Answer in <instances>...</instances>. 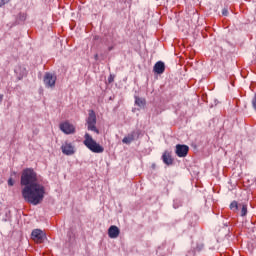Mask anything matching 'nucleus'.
<instances>
[{"label":"nucleus","instance_id":"obj_1","mask_svg":"<svg viewBox=\"0 0 256 256\" xmlns=\"http://www.w3.org/2000/svg\"><path fill=\"white\" fill-rule=\"evenodd\" d=\"M22 197L30 205H41L45 199V186L40 184L39 176L33 168H26L22 171L20 178Z\"/></svg>","mask_w":256,"mask_h":256},{"label":"nucleus","instance_id":"obj_2","mask_svg":"<svg viewBox=\"0 0 256 256\" xmlns=\"http://www.w3.org/2000/svg\"><path fill=\"white\" fill-rule=\"evenodd\" d=\"M84 145L87 149H90L92 153H103V151H105V148L98 144L89 133L84 135Z\"/></svg>","mask_w":256,"mask_h":256},{"label":"nucleus","instance_id":"obj_3","mask_svg":"<svg viewBox=\"0 0 256 256\" xmlns=\"http://www.w3.org/2000/svg\"><path fill=\"white\" fill-rule=\"evenodd\" d=\"M86 124L88 131H94V133H97L99 135V129H97V114H95V111L89 110Z\"/></svg>","mask_w":256,"mask_h":256},{"label":"nucleus","instance_id":"obj_4","mask_svg":"<svg viewBox=\"0 0 256 256\" xmlns=\"http://www.w3.org/2000/svg\"><path fill=\"white\" fill-rule=\"evenodd\" d=\"M45 87L48 89H53L55 87V83L57 82V76L52 73L46 72L43 79Z\"/></svg>","mask_w":256,"mask_h":256},{"label":"nucleus","instance_id":"obj_5","mask_svg":"<svg viewBox=\"0 0 256 256\" xmlns=\"http://www.w3.org/2000/svg\"><path fill=\"white\" fill-rule=\"evenodd\" d=\"M31 238L35 243H43L47 239V235L41 229H35L31 233Z\"/></svg>","mask_w":256,"mask_h":256},{"label":"nucleus","instance_id":"obj_6","mask_svg":"<svg viewBox=\"0 0 256 256\" xmlns=\"http://www.w3.org/2000/svg\"><path fill=\"white\" fill-rule=\"evenodd\" d=\"M175 153L177 157H187V155L189 154V146L178 144L176 145Z\"/></svg>","mask_w":256,"mask_h":256},{"label":"nucleus","instance_id":"obj_7","mask_svg":"<svg viewBox=\"0 0 256 256\" xmlns=\"http://www.w3.org/2000/svg\"><path fill=\"white\" fill-rule=\"evenodd\" d=\"M62 153L64 155H75V146L73 144L66 142L61 146Z\"/></svg>","mask_w":256,"mask_h":256},{"label":"nucleus","instance_id":"obj_8","mask_svg":"<svg viewBox=\"0 0 256 256\" xmlns=\"http://www.w3.org/2000/svg\"><path fill=\"white\" fill-rule=\"evenodd\" d=\"M138 138H139V134L135 131H132L122 139V143H124L125 145H131V143H133V141H135Z\"/></svg>","mask_w":256,"mask_h":256},{"label":"nucleus","instance_id":"obj_9","mask_svg":"<svg viewBox=\"0 0 256 256\" xmlns=\"http://www.w3.org/2000/svg\"><path fill=\"white\" fill-rule=\"evenodd\" d=\"M60 129L66 135H71V133H75V126H73L69 122H64V123L60 124Z\"/></svg>","mask_w":256,"mask_h":256},{"label":"nucleus","instance_id":"obj_10","mask_svg":"<svg viewBox=\"0 0 256 256\" xmlns=\"http://www.w3.org/2000/svg\"><path fill=\"white\" fill-rule=\"evenodd\" d=\"M120 233H121V230H119V227L115 225L110 226L108 229V237H110V239H117Z\"/></svg>","mask_w":256,"mask_h":256},{"label":"nucleus","instance_id":"obj_11","mask_svg":"<svg viewBox=\"0 0 256 256\" xmlns=\"http://www.w3.org/2000/svg\"><path fill=\"white\" fill-rule=\"evenodd\" d=\"M154 73L157 75H163L165 73V63L163 61H158L153 67Z\"/></svg>","mask_w":256,"mask_h":256},{"label":"nucleus","instance_id":"obj_12","mask_svg":"<svg viewBox=\"0 0 256 256\" xmlns=\"http://www.w3.org/2000/svg\"><path fill=\"white\" fill-rule=\"evenodd\" d=\"M162 161L165 165H173V158H171V154L167 151L163 153Z\"/></svg>","mask_w":256,"mask_h":256},{"label":"nucleus","instance_id":"obj_13","mask_svg":"<svg viewBox=\"0 0 256 256\" xmlns=\"http://www.w3.org/2000/svg\"><path fill=\"white\" fill-rule=\"evenodd\" d=\"M15 73H17V75H19V79H23V77H25L27 75V69L24 66H18L15 69Z\"/></svg>","mask_w":256,"mask_h":256},{"label":"nucleus","instance_id":"obj_14","mask_svg":"<svg viewBox=\"0 0 256 256\" xmlns=\"http://www.w3.org/2000/svg\"><path fill=\"white\" fill-rule=\"evenodd\" d=\"M135 105L143 109L147 105V100L145 98H141L139 96H135Z\"/></svg>","mask_w":256,"mask_h":256},{"label":"nucleus","instance_id":"obj_15","mask_svg":"<svg viewBox=\"0 0 256 256\" xmlns=\"http://www.w3.org/2000/svg\"><path fill=\"white\" fill-rule=\"evenodd\" d=\"M231 211H238L239 210V203L237 201H232L230 204Z\"/></svg>","mask_w":256,"mask_h":256},{"label":"nucleus","instance_id":"obj_16","mask_svg":"<svg viewBox=\"0 0 256 256\" xmlns=\"http://www.w3.org/2000/svg\"><path fill=\"white\" fill-rule=\"evenodd\" d=\"M246 215H247V204H242L241 217H245Z\"/></svg>","mask_w":256,"mask_h":256},{"label":"nucleus","instance_id":"obj_17","mask_svg":"<svg viewBox=\"0 0 256 256\" xmlns=\"http://www.w3.org/2000/svg\"><path fill=\"white\" fill-rule=\"evenodd\" d=\"M113 81H115V75L110 74V76L108 77V83H113Z\"/></svg>","mask_w":256,"mask_h":256},{"label":"nucleus","instance_id":"obj_18","mask_svg":"<svg viewBox=\"0 0 256 256\" xmlns=\"http://www.w3.org/2000/svg\"><path fill=\"white\" fill-rule=\"evenodd\" d=\"M222 15H224V17H227L229 15V10H227V8H224L222 10Z\"/></svg>","mask_w":256,"mask_h":256},{"label":"nucleus","instance_id":"obj_19","mask_svg":"<svg viewBox=\"0 0 256 256\" xmlns=\"http://www.w3.org/2000/svg\"><path fill=\"white\" fill-rule=\"evenodd\" d=\"M8 185H9V187H13V185H15V182L13 181V178H9Z\"/></svg>","mask_w":256,"mask_h":256},{"label":"nucleus","instance_id":"obj_20","mask_svg":"<svg viewBox=\"0 0 256 256\" xmlns=\"http://www.w3.org/2000/svg\"><path fill=\"white\" fill-rule=\"evenodd\" d=\"M10 0H0V7H3V5L9 3Z\"/></svg>","mask_w":256,"mask_h":256},{"label":"nucleus","instance_id":"obj_21","mask_svg":"<svg viewBox=\"0 0 256 256\" xmlns=\"http://www.w3.org/2000/svg\"><path fill=\"white\" fill-rule=\"evenodd\" d=\"M252 105H253V107H254V109L256 111V94H255V96H254V98L252 100Z\"/></svg>","mask_w":256,"mask_h":256},{"label":"nucleus","instance_id":"obj_22","mask_svg":"<svg viewBox=\"0 0 256 256\" xmlns=\"http://www.w3.org/2000/svg\"><path fill=\"white\" fill-rule=\"evenodd\" d=\"M94 59H95V61H99V54H95Z\"/></svg>","mask_w":256,"mask_h":256},{"label":"nucleus","instance_id":"obj_23","mask_svg":"<svg viewBox=\"0 0 256 256\" xmlns=\"http://www.w3.org/2000/svg\"><path fill=\"white\" fill-rule=\"evenodd\" d=\"M3 94H0V103H3Z\"/></svg>","mask_w":256,"mask_h":256},{"label":"nucleus","instance_id":"obj_24","mask_svg":"<svg viewBox=\"0 0 256 256\" xmlns=\"http://www.w3.org/2000/svg\"><path fill=\"white\" fill-rule=\"evenodd\" d=\"M108 51H113V46H110V47L108 48Z\"/></svg>","mask_w":256,"mask_h":256}]
</instances>
